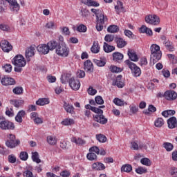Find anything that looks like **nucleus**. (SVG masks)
<instances>
[{
    "label": "nucleus",
    "instance_id": "1",
    "mask_svg": "<svg viewBox=\"0 0 177 177\" xmlns=\"http://www.w3.org/2000/svg\"><path fill=\"white\" fill-rule=\"evenodd\" d=\"M12 64L15 66L14 70L15 73H21L23 71V67L27 64L26 62V59H24V57L21 55H16L12 60Z\"/></svg>",
    "mask_w": 177,
    "mask_h": 177
},
{
    "label": "nucleus",
    "instance_id": "2",
    "mask_svg": "<svg viewBox=\"0 0 177 177\" xmlns=\"http://www.w3.org/2000/svg\"><path fill=\"white\" fill-rule=\"evenodd\" d=\"M91 111L96 113V115H93L94 121H96V122H99V124H102V125L107 124V118H104L103 110L93 106L91 108Z\"/></svg>",
    "mask_w": 177,
    "mask_h": 177
},
{
    "label": "nucleus",
    "instance_id": "3",
    "mask_svg": "<svg viewBox=\"0 0 177 177\" xmlns=\"http://www.w3.org/2000/svg\"><path fill=\"white\" fill-rule=\"evenodd\" d=\"M55 53L61 57H68L70 55V48L68 47L66 43H59Z\"/></svg>",
    "mask_w": 177,
    "mask_h": 177
},
{
    "label": "nucleus",
    "instance_id": "4",
    "mask_svg": "<svg viewBox=\"0 0 177 177\" xmlns=\"http://www.w3.org/2000/svg\"><path fill=\"white\" fill-rule=\"evenodd\" d=\"M125 63L131 70V73L134 75V77L140 76V75L142 74V71H140V68L136 66V64H135L133 62H131L129 59L126 60Z\"/></svg>",
    "mask_w": 177,
    "mask_h": 177
},
{
    "label": "nucleus",
    "instance_id": "5",
    "mask_svg": "<svg viewBox=\"0 0 177 177\" xmlns=\"http://www.w3.org/2000/svg\"><path fill=\"white\" fill-rule=\"evenodd\" d=\"M15 128V123L8 120H1L0 122V129H1V131H13Z\"/></svg>",
    "mask_w": 177,
    "mask_h": 177
},
{
    "label": "nucleus",
    "instance_id": "6",
    "mask_svg": "<svg viewBox=\"0 0 177 177\" xmlns=\"http://www.w3.org/2000/svg\"><path fill=\"white\" fill-rule=\"evenodd\" d=\"M145 21L153 26H158L160 24V17L156 15H149L145 17Z\"/></svg>",
    "mask_w": 177,
    "mask_h": 177
},
{
    "label": "nucleus",
    "instance_id": "7",
    "mask_svg": "<svg viewBox=\"0 0 177 177\" xmlns=\"http://www.w3.org/2000/svg\"><path fill=\"white\" fill-rule=\"evenodd\" d=\"M160 39L162 41V44L163 45H165L167 50H169V52H174V50H175V48L174 47V44L172 43V41H169V39L162 35L160 37Z\"/></svg>",
    "mask_w": 177,
    "mask_h": 177
},
{
    "label": "nucleus",
    "instance_id": "8",
    "mask_svg": "<svg viewBox=\"0 0 177 177\" xmlns=\"http://www.w3.org/2000/svg\"><path fill=\"white\" fill-rule=\"evenodd\" d=\"M6 2H8L10 10L14 13H17L20 10V4L17 3L16 0H5Z\"/></svg>",
    "mask_w": 177,
    "mask_h": 177
},
{
    "label": "nucleus",
    "instance_id": "9",
    "mask_svg": "<svg viewBox=\"0 0 177 177\" xmlns=\"http://www.w3.org/2000/svg\"><path fill=\"white\" fill-rule=\"evenodd\" d=\"M165 99H166V100H169V102L176 100L177 99L176 92L174 90H167L165 92Z\"/></svg>",
    "mask_w": 177,
    "mask_h": 177
},
{
    "label": "nucleus",
    "instance_id": "10",
    "mask_svg": "<svg viewBox=\"0 0 177 177\" xmlns=\"http://www.w3.org/2000/svg\"><path fill=\"white\" fill-rule=\"evenodd\" d=\"M0 46L4 52L8 53V52H10L12 49H13V46H12V44L8 41V40H2L0 43Z\"/></svg>",
    "mask_w": 177,
    "mask_h": 177
},
{
    "label": "nucleus",
    "instance_id": "11",
    "mask_svg": "<svg viewBox=\"0 0 177 177\" xmlns=\"http://www.w3.org/2000/svg\"><path fill=\"white\" fill-rule=\"evenodd\" d=\"M1 82L4 86H9V85H16V81L15 79L9 77H2Z\"/></svg>",
    "mask_w": 177,
    "mask_h": 177
},
{
    "label": "nucleus",
    "instance_id": "12",
    "mask_svg": "<svg viewBox=\"0 0 177 177\" xmlns=\"http://www.w3.org/2000/svg\"><path fill=\"white\" fill-rule=\"evenodd\" d=\"M84 68L86 73H93V64L90 59L86 60L84 63Z\"/></svg>",
    "mask_w": 177,
    "mask_h": 177
},
{
    "label": "nucleus",
    "instance_id": "13",
    "mask_svg": "<svg viewBox=\"0 0 177 177\" xmlns=\"http://www.w3.org/2000/svg\"><path fill=\"white\" fill-rule=\"evenodd\" d=\"M37 50L39 53H42V55H48L50 50L48 44H40L37 46Z\"/></svg>",
    "mask_w": 177,
    "mask_h": 177
},
{
    "label": "nucleus",
    "instance_id": "14",
    "mask_svg": "<svg viewBox=\"0 0 177 177\" xmlns=\"http://www.w3.org/2000/svg\"><path fill=\"white\" fill-rule=\"evenodd\" d=\"M69 86L71 89H80V88H81V83L80 82V80L70 79Z\"/></svg>",
    "mask_w": 177,
    "mask_h": 177
},
{
    "label": "nucleus",
    "instance_id": "15",
    "mask_svg": "<svg viewBox=\"0 0 177 177\" xmlns=\"http://www.w3.org/2000/svg\"><path fill=\"white\" fill-rule=\"evenodd\" d=\"M20 145V140H16V141H12L7 140L6 142V146L9 147V149H15V147Z\"/></svg>",
    "mask_w": 177,
    "mask_h": 177
},
{
    "label": "nucleus",
    "instance_id": "16",
    "mask_svg": "<svg viewBox=\"0 0 177 177\" xmlns=\"http://www.w3.org/2000/svg\"><path fill=\"white\" fill-rule=\"evenodd\" d=\"M162 56V53H156L155 54L151 55V62H152L153 64H156L158 60H161V57Z\"/></svg>",
    "mask_w": 177,
    "mask_h": 177
},
{
    "label": "nucleus",
    "instance_id": "17",
    "mask_svg": "<svg viewBox=\"0 0 177 177\" xmlns=\"http://www.w3.org/2000/svg\"><path fill=\"white\" fill-rule=\"evenodd\" d=\"M127 55L131 62H138L139 60V57H138L136 52L133 50L129 49Z\"/></svg>",
    "mask_w": 177,
    "mask_h": 177
},
{
    "label": "nucleus",
    "instance_id": "18",
    "mask_svg": "<svg viewBox=\"0 0 177 177\" xmlns=\"http://www.w3.org/2000/svg\"><path fill=\"white\" fill-rule=\"evenodd\" d=\"M121 78H122V75H118L115 81L113 82V85H116L118 88H124V86H125V83L121 80Z\"/></svg>",
    "mask_w": 177,
    "mask_h": 177
},
{
    "label": "nucleus",
    "instance_id": "19",
    "mask_svg": "<svg viewBox=\"0 0 177 177\" xmlns=\"http://www.w3.org/2000/svg\"><path fill=\"white\" fill-rule=\"evenodd\" d=\"M167 124L170 129H174L177 127V120L175 117H171L167 120Z\"/></svg>",
    "mask_w": 177,
    "mask_h": 177
},
{
    "label": "nucleus",
    "instance_id": "20",
    "mask_svg": "<svg viewBox=\"0 0 177 177\" xmlns=\"http://www.w3.org/2000/svg\"><path fill=\"white\" fill-rule=\"evenodd\" d=\"M115 42L117 44L118 48H124L127 46V41L121 37H115Z\"/></svg>",
    "mask_w": 177,
    "mask_h": 177
},
{
    "label": "nucleus",
    "instance_id": "21",
    "mask_svg": "<svg viewBox=\"0 0 177 177\" xmlns=\"http://www.w3.org/2000/svg\"><path fill=\"white\" fill-rule=\"evenodd\" d=\"M71 141L73 143H75V145H77L78 146H84V145L86 143V141H85V140L81 138H76V137H73L71 139Z\"/></svg>",
    "mask_w": 177,
    "mask_h": 177
},
{
    "label": "nucleus",
    "instance_id": "22",
    "mask_svg": "<svg viewBox=\"0 0 177 177\" xmlns=\"http://www.w3.org/2000/svg\"><path fill=\"white\" fill-rule=\"evenodd\" d=\"M92 168L93 169H95V171H103L106 169V167L104 166V165L99 162L93 163L92 165Z\"/></svg>",
    "mask_w": 177,
    "mask_h": 177
},
{
    "label": "nucleus",
    "instance_id": "23",
    "mask_svg": "<svg viewBox=\"0 0 177 177\" xmlns=\"http://www.w3.org/2000/svg\"><path fill=\"white\" fill-rule=\"evenodd\" d=\"M103 49L106 53H111V52L115 50V47L114 46L109 45V44L104 42Z\"/></svg>",
    "mask_w": 177,
    "mask_h": 177
},
{
    "label": "nucleus",
    "instance_id": "24",
    "mask_svg": "<svg viewBox=\"0 0 177 177\" xmlns=\"http://www.w3.org/2000/svg\"><path fill=\"white\" fill-rule=\"evenodd\" d=\"M47 45L50 50H55V49L56 50V49H57V47L59 46V43L56 41V40H50L47 43Z\"/></svg>",
    "mask_w": 177,
    "mask_h": 177
},
{
    "label": "nucleus",
    "instance_id": "25",
    "mask_svg": "<svg viewBox=\"0 0 177 177\" xmlns=\"http://www.w3.org/2000/svg\"><path fill=\"white\" fill-rule=\"evenodd\" d=\"M63 107L66 113H69L70 114H73L74 112V106L73 105H70L67 102L64 101Z\"/></svg>",
    "mask_w": 177,
    "mask_h": 177
},
{
    "label": "nucleus",
    "instance_id": "26",
    "mask_svg": "<svg viewBox=\"0 0 177 177\" xmlns=\"http://www.w3.org/2000/svg\"><path fill=\"white\" fill-rule=\"evenodd\" d=\"M47 142L51 146H55L57 143V138L55 136H47Z\"/></svg>",
    "mask_w": 177,
    "mask_h": 177
},
{
    "label": "nucleus",
    "instance_id": "27",
    "mask_svg": "<svg viewBox=\"0 0 177 177\" xmlns=\"http://www.w3.org/2000/svg\"><path fill=\"white\" fill-rule=\"evenodd\" d=\"M34 50H35V48L32 46L28 48V49L26 50V59H30V57H32V56H34Z\"/></svg>",
    "mask_w": 177,
    "mask_h": 177
},
{
    "label": "nucleus",
    "instance_id": "28",
    "mask_svg": "<svg viewBox=\"0 0 177 177\" xmlns=\"http://www.w3.org/2000/svg\"><path fill=\"white\" fill-rule=\"evenodd\" d=\"M151 55H154L156 53H159L161 52L160 50V46L157 44H152L150 47Z\"/></svg>",
    "mask_w": 177,
    "mask_h": 177
},
{
    "label": "nucleus",
    "instance_id": "29",
    "mask_svg": "<svg viewBox=\"0 0 177 177\" xmlns=\"http://www.w3.org/2000/svg\"><path fill=\"white\" fill-rule=\"evenodd\" d=\"M10 103L12 104V106H15V107L19 109V107L24 103V101L21 100H10Z\"/></svg>",
    "mask_w": 177,
    "mask_h": 177
},
{
    "label": "nucleus",
    "instance_id": "30",
    "mask_svg": "<svg viewBox=\"0 0 177 177\" xmlns=\"http://www.w3.org/2000/svg\"><path fill=\"white\" fill-rule=\"evenodd\" d=\"M50 101L48 98H39L36 101V104L37 106H45V104H49Z\"/></svg>",
    "mask_w": 177,
    "mask_h": 177
},
{
    "label": "nucleus",
    "instance_id": "31",
    "mask_svg": "<svg viewBox=\"0 0 177 177\" xmlns=\"http://www.w3.org/2000/svg\"><path fill=\"white\" fill-rule=\"evenodd\" d=\"M113 59L114 62H120L124 59V55L118 52H115L113 53Z\"/></svg>",
    "mask_w": 177,
    "mask_h": 177
},
{
    "label": "nucleus",
    "instance_id": "32",
    "mask_svg": "<svg viewBox=\"0 0 177 177\" xmlns=\"http://www.w3.org/2000/svg\"><path fill=\"white\" fill-rule=\"evenodd\" d=\"M97 18V23L104 24V21H107V17H104L103 13H100Z\"/></svg>",
    "mask_w": 177,
    "mask_h": 177
},
{
    "label": "nucleus",
    "instance_id": "33",
    "mask_svg": "<svg viewBox=\"0 0 177 177\" xmlns=\"http://www.w3.org/2000/svg\"><path fill=\"white\" fill-rule=\"evenodd\" d=\"M91 50L92 53H99V52H100V46H99V44L94 41L92 47L91 48Z\"/></svg>",
    "mask_w": 177,
    "mask_h": 177
},
{
    "label": "nucleus",
    "instance_id": "34",
    "mask_svg": "<svg viewBox=\"0 0 177 177\" xmlns=\"http://www.w3.org/2000/svg\"><path fill=\"white\" fill-rule=\"evenodd\" d=\"M84 3V5H86L87 6L97 7V6H100V4L99 3H97V1H95L93 0H85Z\"/></svg>",
    "mask_w": 177,
    "mask_h": 177
},
{
    "label": "nucleus",
    "instance_id": "35",
    "mask_svg": "<svg viewBox=\"0 0 177 177\" xmlns=\"http://www.w3.org/2000/svg\"><path fill=\"white\" fill-rule=\"evenodd\" d=\"M93 63L98 67H104V66H106V60L102 59V58H100V59H94Z\"/></svg>",
    "mask_w": 177,
    "mask_h": 177
},
{
    "label": "nucleus",
    "instance_id": "36",
    "mask_svg": "<svg viewBox=\"0 0 177 177\" xmlns=\"http://www.w3.org/2000/svg\"><path fill=\"white\" fill-rule=\"evenodd\" d=\"M115 9L118 15H120V12H125V10H124V6L122 2L120 1H118V6H115Z\"/></svg>",
    "mask_w": 177,
    "mask_h": 177
},
{
    "label": "nucleus",
    "instance_id": "37",
    "mask_svg": "<svg viewBox=\"0 0 177 177\" xmlns=\"http://www.w3.org/2000/svg\"><path fill=\"white\" fill-rule=\"evenodd\" d=\"M108 32L114 33V32H118L120 31V28L117 25H111L107 28Z\"/></svg>",
    "mask_w": 177,
    "mask_h": 177
},
{
    "label": "nucleus",
    "instance_id": "38",
    "mask_svg": "<svg viewBox=\"0 0 177 177\" xmlns=\"http://www.w3.org/2000/svg\"><path fill=\"white\" fill-rule=\"evenodd\" d=\"M32 160L34 162H37V164H39V162H41V159H39V154L38 152H32Z\"/></svg>",
    "mask_w": 177,
    "mask_h": 177
},
{
    "label": "nucleus",
    "instance_id": "39",
    "mask_svg": "<svg viewBox=\"0 0 177 177\" xmlns=\"http://www.w3.org/2000/svg\"><path fill=\"white\" fill-rule=\"evenodd\" d=\"M162 147L167 151H172L174 150V145L170 142H164Z\"/></svg>",
    "mask_w": 177,
    "mask_h": 177
},
{
    "label": "nucleus",
    "instance_id": "40",
    "mask_svg": "<svg viewBox=\"0 0 177 177\" xmlns=\"http://www.w3.org/2000/svg\"><path fill=\"white\" fill-rule=\"evenodd\" d=\"M96 139L100 143H105V142L107 141V138L106 137V136H104L103 134H97Z\"/></svg>",
    "mask_w": 177,
    "mask_h": 177
},
{
    "label": "nucleus",
    "instance_id": "41",
    "mask_svg": "<svg viewBox=\"0 0 177 177\" xmlns=\"http://www.w3.org/2000/svg\"><path fill=\"white\" fill-rule=\"evenodd\" d=\"M154 124L157 128H161L164 125V119L162 118H158L155 120Z\"/></svg>",
    "mask_w": 177,
    "mask_h": 177
},
{
    "label": "nucleus",
    "instance_id": "42",
    "mask_svg": "<svg viewBox=\"0 0 177 177\" xmlns=\"http://www.w3.org/2000/svg\"><path fill=\"white\" fill-rule=\"evenodd\" d=\"M74 120L71 118H66L62 122V125L68 126L74 124Z\"/></svg>",
    "mask_w": 177,
    "mask_h": 177
},
{
    "label": "nucleus",
    "instance_id": "43",
    "mask_svg": "<svg viewBox=\"0 0 177 177\" xmlns=\"http://www.w3.org/2000/svg\"><path fill=\"white\" fill-rule=\"evenodd\" d=\"M113 102L116 106H124V104H127V102H124V100L117 97Z\"/></svg>",
    "mask_w": 177,
    "mask_h": 177
},
{
    "label": "nucleus",
    "instance_id": "44",
    "mask_svg": "<svg viewBox=\"0 0 177 177\" xmlns=\"http://www.w3.org/2000/svg\"><path fill=\"white\" fill-rule=\"evenodd\" d=\"M140 162L142 165H146V167H150V165H151V161L147 158H142Z\"/></svg>",
    "mask_w": 177,
    "mask_h": 177
},
{
    "label": "nucleus",
    "instance_id": "45",
    "mask_svg": "<svg viewBox=\"0 0 177 177\" xmlns=\"http://www.w3.org/2000/svg\"><path fill=\"white\" fill-rule=\"evenodd\" d=\"M80 16L82 17L84 19H86V17H89V10L86 8H83L80 11Z\"/></svg>",
    "mask_w": 177,
    "mask_h": 177
},
{
    "label": "nucleus",
    "instance_id": "46",
    "mask_svg": "<svg viewBox=\"0 0 177 177\" xmlns=\"http://www.w3.org/2000/svg\"><path fill=\"white\" fill-rule=\"evenodd\" d=\"M109 70L110 71H111V73H121V71H122V69H121V68L115 66L114 65H112L109 67Z\"/></svg>",
    "mask_w": 177,
    "mask_h": 177
},
{
    "label": "nucleus",
    "instance_id": "47",
    "mask_svg": "<svg viewBox=\"0 0 177 177\" xmlns=\"http://www.w3.org/2000/svg\"><path fill=\"white\" fill-rule=\"evenodd\" d=\"M121 171L123 172H131V171H132V166L131 165H123L121 168Z\"/></svg>",
    "mask_w": 177,
    "mask_h": 177
},
{
    "label": "nucleus",
    "instance_id": "48",
    "mask_svg": "<svg viewBox=\"0 0 177 177\" xmlns=\"http://www.w3.org/2000/svg\"><path fill=\"white\" fill-rule=\"evenodd\" d=\"M87 158L90 160V161H93L95 160H97V156H96V153H93V152H90L87 154L86 156Z\"/></svg>",
    "mask_w": 177,
    "mask_h": 177
},
{
    "label": "nucleus",
    "instance_id": "49",
    "mask_svg": "<svg viewBox=\"0 0 177 177\" xmlns=\"http://www.w3.org/2000/svg\"><path fill=\"white\" fill-rule=\"evenodd\" d=\"M136 172L139 174L140 175H142V174H147V169L142 167H139L136 169Z\"/></svg>",
    "mask_w": 177,
    "mask_h": 177
},
{
    "label": "nucleus",
    "instance_id": "50",
    "mask_svg": "<svg viewBox=\"0 0 177 177\" xmlns=\"http://www.w3.org/2000/svg\"><path fill=\"white\" fill-rule=\"evenodd\" d=\"M86 26L84 24H80L77 27V31H78L79 32H86Z\"/></svg>",
    "mask_w": 177,
    "mask_h": 177
},
{
    "label": "nucleus",
    "instance_id": "51",
    "mask_svg": "<svg viewBox=\"0 0 177 177\" xmlns=\"http://www.w3.org/2000/svg\"><path fill=\"white\" fill-rule=\"evenodd\" d=\"M19 157L22 161H27V160H28V153H27L26 151H21Z\"/></svg>",
    "mask_w": 177,
    "mask_h": 177
},
{
    "label": "nucleus",
    "instance_id": "52",
    "mask_svg": "<svg viewBox=\"0 0 177 177\" xmlns=\"http://www.w3.org/2000/svg\"><path fill=\"white\" fill-rule=\"evenodd\" d=\"M115 39L114 35H106L104 37V41H106V42H113Z\"/></svg>",
    "mask_w": 177,
    "mask_h": 177
},
{
    "label": "nucleus",
    "instance_id": "53",
    "mask_svg": "<svg viewBox=\"0 0 177 177\" xmlns=\"http://www.w3.org/2000/svg\"><path fill=\"white\" fill-rule=\"evenodd\" d=\"M60 30L64 35H70V29H68V27H61Z\"/></svg>",
    "mask_w": 177,
    "mask_h": 177
},
{
    "label": "nucleus",
    "instance_id": "54",
    "mask_svg": "<svg viewBox=\"0 0 177 177\" xmlns=\"http://www.w3.org/2000/svg\"><path fill=\"white\" fill-rule=\"evenodd\" d=\"M3 70H5L6 73H11L12 72V65L10 64H6L3 66Z\"/></svg>",
    "mask_w": 177,
    "mask_h": 177
},
{
    "label": "nucleus",
    "instance_id": "55",
    "mask_svg": "<svg viewBox=\"0 0 177 177\" xmlns=\"http://www.w3.org/2000/svg\"><path fill=\"white\" fill-rule=\"evenodd\" d=\"M89 151L91 153H95V154H99V151H100V149H99V147L93 146L89 149Z\"/></svg>",
    "mask_w": 177,
    "mask_h": 177
},
{
    "label": "nucleus",
    "instance_id": "56",
    "mask_svg": "<svg viewBox=\"0 0 177 177\" xmlns=\"http://www.w3.org/2000/svg\"><path fill=\"white\" fill-rule=\"evenodd\" d=\"M130 111L132 114H136L139 111V107L138 106L133 105L130 106Z\"/></svg>",
    "mask_w": 177,
    "mask_h": 177
},
{
    "label": "nucleus",
    "instance_id": "57",
    "mask_svg": "<svg viewBox=\"0 0 177 177\" xmlns=\"http://www.w3.org/2000/svg\"><path fill=\"white\" fill-rule=\"evenodd\" d=\"M124 32V35H126V37H128V38L133 39V37H135V35H133L132 31H131L129 30H125Z\"/></svg>",
    "mask_w": 177,
    "mask_h": 177
},
{
    "label": "nucleus",
    "instance_id": "58",
    "mask_svg": "<svg viewBox=\"0 0 177 177\" xmlns=\"http://www.w3.org/2000/svg\"><path fill=\"white\" fill-rule=\"evenodd\" d=\"M33 122L37 125H39L41 124H44V120L41 118H39V116H37L35 120H33Z\"/></svg>",
    "mask_w": 177,
    "mask_h": 177
},
{
    "label": "nucleus",
    "instance_id": "59",
    "mask_svg": "<svg viewBox=\"0 0 177 177\" xmlns=\"http://www.w3.org/2000/svg\"><path fill=\"white\" fill-rule=\"evenodd\" d=\"M169 174L171 175L173 177H176L177 176V168L176 167H171Z\"/></svg>",
    "mask_w": 177,
    "mask_h": 177
},
{
    "label": "nucleus",
    "instance_id": "60",
    "mask_svg": "<svg viewBox=\"0 0 177 177\" xmlns=\"http://www.w3.org/2000/svg\"><path fill=\"white\" fill-rule=\"evenodd\" d=\"M8 162H10V164H15V162H16V156L13 154L9 155Z\"/></svg>",
    "mask_w": 177,
    "mask_h": 177
},
{
    "label": "nucleus",
    "instance_id": "61",
    "mask_svg": "<svg viewBox=\"0 0 177 177\" xmlns=\"http://www.w3.org/2000/svg\"><path fill=\"white\" fill-rule=\"evenodd\" d=\"M95 100L97 104H103V103H104V101L103 100V98L101 96L95 97Z\"/></svg>",
    "mask_w": 177,
    "mask_h": 177
},
{
    "label": "nucleus",
    "instance_id": "62",
    "mask_svg": "<svg viewBox=\"0 0 177 177\" xmlns=\"http://www.w3.org/2000/svg\"><path fill=\"white\" fill-rule=\"evenodd\" d=\"M0 30H1L2 31H9V30H10V28L8 25L1 24H0Z\"/></svg>",
    "mask_w": 177,
    "mask_h": 177
},
{
    "label": "nucleus",
    "instance_id": "63",
    "mask_svg": "<svg viewBox=\"0 0 177 177\" xmlns=\"http://www.w3.org/2000/svg\"><path fill=\"white\" fill-rule=\"evenodd\" d=\"M46 28L53 29L55 28V22L50 21L46 24Z\"/></svg>",
    "mask_w": 177,
    "mask_h": 177
},
{
    "label": "nucleus",
    "instance_id": "64",
    "mask_svg": "<svg viewBox=\"0 0 177 177\" xmlns=\"http://www.w3.org/2000/svg\"><path fill=\"white\" fill-rule=\"evenodd\" d=\"M47 81L50 83L56 82V77L53 75H48L47 76Z\"/></svg>",
    "mask_w": 177,
    "mask_h": 177
}]
</instances>
